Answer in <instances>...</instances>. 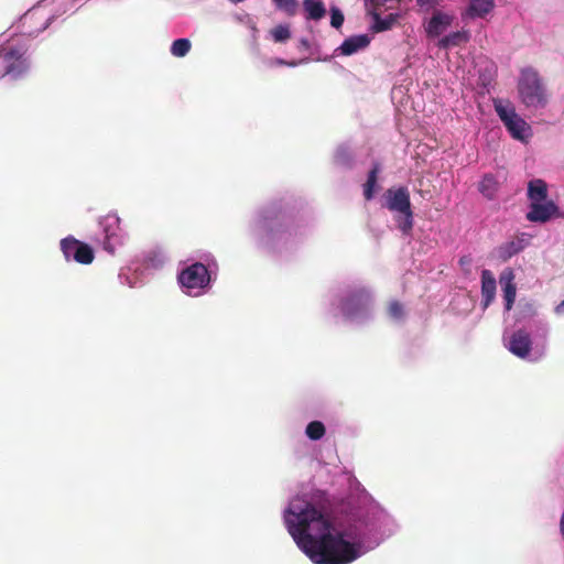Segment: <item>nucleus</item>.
<instances>
[{
  "mask_svg": "<svg viewBox=\"0 0 564 564\" xmlns=\"http://www.w3.org/2000/svg\"><path fill=\"white\" fill-rule=\"evenodd\" d=\"M285 522L297 545L315 564H348L358 557L355 545L334 528L330 519L313 505H292Z\"/></svg>",
  "mask_w": 564,
  "mask_h": 564,
  "instance_id": "nucleus-1",
  "label": "nucleus"
},
{
  "mask_svg": "<svg viewBox=\"0 0 564 564\" xmlns=\"http://www.w3.org/2000/svg\"><path fill=\"white\" fill-rule=\"evenodd\" d=\"M518 93L521 102L528 108L544 107L547 102L542 79L539 73L531 67L521 70Z\"/></svg>",
  "mask_w": 564,
  "mask_h": 564,
  "instance_id": "nucleus-2",
  "label": "nucleus"
},
{
  "mask_svg": "<svg viewBox=\"0 0 564 564\" xmlns=\"http://www.w3.org/2000/svg\"><path fill=\"white\" fill-rule=\"evenodd\" d=\"M386 207L401 216L397 218L399 229L408 235L413 228V212L411 208L410 193L404 186L389 188L384 194Z\"/></svg>",
  "mask_w": 564,
  "mask_h": 564,
  "instance_id": "nucleus-3",
  "label": "nucleus"
},
{
  "mask_svg": "<svg viewBox=\"0 0 564 564\" xmlns=\"http://www.w3.org/2000/svg\"><path fill=\"white\" fill-rule=\"evenodd\" d=\"M3 75L11 80L25 78L31 69L29 47L24 44L11 45L2 55Z\"/></svg>",
  "mask_w": 564,
  "mask_h": 564,
  "instance_id": "nucleus-4",
  "label": "nucleus"
},
{
  "mask_svg": "<svg viewBox=\"0 0 564 564\" xmlns=\"http://www.w3.org/2000/svg\"><path fill=\"white\" fill-rule=\"evenodd\" d=\"M494 106L512 138L523 141L531 134L530 126L516 112L514 107L508 100L495 99Z\"/></svg>",
  "mask_w": 564,
  "mask_h": 564,
  "instance_id": "nucleus-5",
  "label": "nucleus"
},
{
  "mask_svg": "<svg viewBox=\"0 0 564 564\" xmlns=\"http://www.w3.org/2000/svg\"><path fill=\"white\" fill-rule=\"evenodd\" d=\"M177 279L180 284L187 289L188 293L194 289H204L210 282L208 269L200 262L193 263L183 269Z\"/></svg>",
  "mask_w": 564,
  "mask_h": 564,
  "instance_id": "nucleus-6",
  "label": "nucleus"
},
{
  "mask_svg": "<svg viewBox=\"0 0 564 564\" xmlns=\"http://www.w3.org/2000/svg\"><path fill=\"white\" fill-rule=\"evenodd\" d=\"M61 250L67 261L74 260L80 264H90L95 253L93 248L69 236L61 240Z\"/></svg>",
  "mask_w": 564,
  "mask_h": 564,
  "instance_id": "nucleus-7",
  "label": "nucleus"
},
{
  "mask_svg": "<svg viewBox=\"0 0 564 564\" xmlns=\"http://www.w3.org/2000/svg\"><path fill=\"white\" fill-rule=\"evenodd\" d=\"M370 303V294L365 289L350 292L340 304V310L346 317H355L367 311Z\"/></svg>",
  "mask_w": 564,
  "mask_h": 564,
  "instance_id": "nucleus-8",
  "label": "nucleus"
},
{
  "mask_svg": "<svg viewBox=\"0 0 564 564\" xmlns=\"http://www.w3.org/2000/svg\"><path fill=\"white\" fill-rule=\"evenodd\" d=\"M558 207L552 200H544L530 204V212L527 219L532 223H546L557 216Z\"/></svg>",
  "mask_w": 564,
  "mask_h": 564,
  "instance_id": "nucleus-9",
  "label": "nucleus"
},
{
  "mask_svg": "<svg viewBox=\"0 0 564 564\" xmlns=\"http://www.w3.org/2000/svg\"><path fill=\"white\" fill-rule=\"evenodd\" d=\"M530 334L523 329L514 332L509 340V350L519 358H525L531 351Z\"/></svg>",
  "mask_w": 564,
  "mask_h": 564,
  "instance_id": "nucleus-10",
  "label": "nucleus"
},
{
  "mask_svg": "<svg viewBox=\"0 0 564 564\" xmlns=\"http://www.w3.org/2000/svg\"><path fill=\"white\" fill-rule=\"evenodd\" d=\"M513 280L514 274L511 269H507L500 274V284L502 285L506 311H510L516 301L517 286Z\"/></svg>",
  "mask_w": 564,
  "mask_h": 564,
  "instance_id": "nucleus-11",
  "label": "nucleus"
},
{
  "mask_svg": "<svg viewBox=\"0 0 564 564\" xmlns=\"http://www.w3.org/2000/svg\"><path fill=\"white\" fill-rule=\"evenodd\" d=\"M120 224V219L115 215H108L105 217L102 221L104 231H105V241H104V249L107 250L109 253L113 254L116 251V243L119 242L117 239V232L113 227L118 228Z\"/></svg>",
  "mask_w": 564,
  "mask_h": 564,
  "instance_id": "nucleus-12",
  "label": "nucleus"
},
{
  "mask_svg": "<svg viewBox=\"0 0 564 564\" xmlns=\"http://www.w3.org/2000/svg\"><path fill=\"white\" fill-rule=\"evenodd\" d=\"M496 279L490 270H482L481 272V304L487 308L496 296Z\"/></svg>",
  "mask_w": 564,
  "mask_h": 564,
  "instance_id": "nucleus-13",
  "label": "nucleus"
},
{
  "mask_svg": "<svg viewBox=\"0 0 564 564\" xmlns=\"http://www.w3.org/2000/svg\"><path fill=\"white\" fill-rule=\"evenodd\" d=\"M370 43V39L367 34L354 35L346 39L338 47L341 55H352L359 50L366 48Z\"/></svg>",
  "mask_w": 564,
  "mask_h": 564,
  "instance_id": "nucleus-14",
  "label": "nucleus"
},
{
  "mask_svg": "<svg viewBox=\"0 0 564 564\" xmlns=\"http://www.w3.org/2000/svg\"><path fill=\"white\" fill-rule=\"evenodd\" d=\"M528 238H525V235H522V237H518L513 240H510L503 245H501L498 248V257L502 261L509 260L514 254L519 253L524 249V247L528 245Z\"/></svg>",
  "mask_w": 564,
  "mask_h": 564,
  "instance_id": "nucleus-15",
  "label": "nucleus"
},
{
  "mask_svg": "<svg viewBox=\"0 0 564 564\" xmlns=\"http://www.w3.org/2000/svg\"><path fill=\"white\" fill-rule=\"evenodd\" d=\"M528 197L531 204L547 200L546 183L540 178L530 181L528 184Z\"/></svg>",
  "mask_w": 564,
  "mask_h": 564,
  "instance_id": "nucleus-16",
  "label": "nucleus"
},
{
  "mask_svg": "<svg viewBox=\"0 0 564 564\" xmlns=\"http://www.w3.org/2000/svg\"><path fill=\"white\" fill-rule=\"evenodd\" d=\"M378 8H373V10L369 11L373 20L372 30L375 32H383L390 30L395 22L398 21L399 15L394 13L388 14L386 18H381L380 13L377 11Z\"/></svg>",
  "mask_w": 564,
  "mask_h": 564,
  "instance_id": "nucleus-17",
  "label": "nucleus"
},
{
  "mask_svg": "<svg viewBox=\"0 0 564 564\" xmlns=\"http://www.w3.org/2000/svg\"><path fill=\"white\" fill-rule=\"evenodd\" d=\"M303 9L307 20L318 21L326 14V8L322 0H303Z\"/></svg>",
  "mask_w": 564,
  "mask_h": 564,
  "instance_id": "nucleus-18",
  "label": "nucleus"
},
{
  "mask_svg": "<svg viewBox=\"0 0 564 564\" xmlns=\"http://www.w3.org/2000/svg\"><path fill=\"white\" fill-rule=\"evenodd\" d=\"M381 171L380 163L375 162L372 169L368 173L366 183L364 184V197L366 200H371L377 189L378 175Z\"/></svg>",
  "mask_w": 564,
  "mask_h": 564,
  "instance_id": "nucleus-19",
  "label": "nucleus"
},
{
  "mask_svg": "<svg viewBox=\"0 0 564 564\" xmlns=\"http://www.w3.org/2000/svg\"><path fill=\"white\" fill-rule=\"evenodd\" d=\"M451 24V17L442 12H435L427 25V33L432 36H438L443 30Z\"/></svg>",
  "mask_w": 564,
  "mask_h": 564,
  "instance_id": "nucleus-20",
  "label": "nucleus"
},
{
  "mask_svg": "<svg viewBox=\"0 0 564 564\" xmlns=\"http://www.w3.org/2000/svg\"><path fill=\"white\" fill-rule=\"evenodd\" d=\"M494 7V0H470L467 12L470 17L484 18Z\"/></svg>",
  "mask_w": 564,
  "mask_h": 564,
  "instance_id": "nucleus-21",
  "label": "nucleus"
},
{
  "mask_svg": "<svg viewBox=\"0 0 564 564\" xmlns=\"http://www.w3.org/2000/svg\"><path fill=\"white\" fill-rule=\"evenodd\" d=\"M498 187V181L492 174H485L478 185L479 192L488 199H492L495 197Z\"/></svg>",
  "mask_w": 564,
  "mask_h": 564,
  "instance_id": "nucleus-22",
  "label": "nucleus"
},
{
  "mask_svg": "<svg viewBox=\"0 0 564 564\" xmlns=\"http://www.w3.org/2000/svg\"><path fill=\"white\" fill-rule=\"evenodd\" d=\"M191 42L187 39H177L172 43L171 53L176 57H184L191 50Z\"/></svg>",
  "mask_w": 564,
  "mask_h": 564,
  "instance_id": "nucleus-23",
  "label": "nucleus"
},
{
  "mask_svg": "<svg viewBox=\"0 0 564 564\" xmlns=\"http://www.w3.org/2000/svg\"><path fill=\"white\" fill-rule=\"evenodd\" d=\"M306 435L313 441H318L325 435V426L319 421H313L306 426Z\"/></svg>",
  "mask_w": 564,
  "mask_h": 564,
  "instance_id": "nucleus-24",
  "label": "nucleus"
},
{
  "mask_svg": "<svg viewBox=\"0 0 564 564\" xmlns=\"http://www.w3.org/2000/svg\"><path fill=\"white\" fill-rule=\"evenodd\" d=\"M388 315L395 321H401L405 316L403 304L399 301H391L387 307Z\"/></svg>",
  "mask_w": 564,
  "mask_h": 564,
  "instance_id": "nucleus-25",
  "label": "nucleus"
},
{
  "mask_svg": "<svg viewBox=\"0 0 564 564\" xmlns=\"http://www.w3.org/2000/svg\"><path fill=\"white\" fill-rule=\"evenodd\" d=\"M276 8L283 10L288 15H294L297 10L296 0H273Z\"/></svg>",
  "mask_w": 564,
  "mask_h": 564,
  "instance_id": "nucleus-26",
  "label": "nucleus"
},
{
  "mask_svg": "<svg viewBox=\"0 0 564 564\" xmlns=\"http://www.w3.org/2000/svg\"><path fill=\"white\" fill-rule=\"evenodd\" d=\"M272 36L275 42H284L291 37V32L286 25H278L272 30Z\"/></svg>",
  "mask_w": 564,
  "mask_h": 564,
  "instance_id": "nucleus-27",
  "label": "nucleus"
},
{
  "mask_svg": "<svg viewBox=\"0 0 564 564\" xmlns=\"http://www.w3.org/2000/svg\"><path fill=\"white\" fill-rule=\"evenodd\" d=\"M344 20L345 18L343 12L338 8L333 7L330 9V25L335 29H339L343 25Z\"/></svg>",
  "mask_w": 564,
  "mask_h": 564,
  "instance_id": "nucleus-28",
  "label": "nucleus"
},
{
  "mask_svg": "<svg viewBox=\"0 0 564 564\" xmlns=\"http://www.w3.org/2000/svg\"><path fill=\"white\" fill-rule=\"evenodd\" d=\"M463 35L459 32L452 33L445 37H443L440 42L441 46L447 47L449 45H458Z\"/></svg>",
  "mask_w": 564,
  "mask_h": 564,
  "instance_id": "nucleus-29",
  "label": "nucleus"
},
{
  "mask_svg": "<svg viewBox=\"0 0 564 564\" xmlns=\"http://www.w3.org/2000/svg\"><path fill=\"white\" fill-rule=\"evenodd\" d=\"M440 2L441 0H416V4L426 11L434 9Z\"/></svg>",
  "mask_w": 564,
  "mask_h": 564,
  "instance_id": "nucleus-30",
  "label": "nucleus"
},
{
  "mask_svg": "<svg viewBox=\"0 0 564 564\" xmlns=\"http://www.w3.org/2000/svg\"><path fill=\"white\" fill-rule=\"evenodd\" d=\"M556 314H564V300L555 307Z\"/></svg>",
  "mask_w": 564,
  "mask_h": 564,
  "instance_id": "nucleus-31",
  "label": "nucleus"
},
{
  "mask_svg": "<svg viewBox=\"0 0 564 564\" xmlns=\"http://www.w3.org/2000/svg\"><path fill=\"white\" fill-rule=\"evenodd\" d=\"M525 310L529 315H533L535 313L532 304H527Z\"/></svg>",
  "mask_w": 564,
  "mask_h": 564,
  "instance_id": "nucleus-32",
  "label": "nucleus"
},
{
  "mask_svg": "<svg viewBox=\"0 0 564 564\" xmlns=\"http://www.w3.org/2000/svg\"><path fill=\"white\" fill-rule=\"evenodd\" d=\"M560 529H561L562 535L564 536V510H563L561 521H560Z\"/></svg>",
  "mask_w": 564,
  "mask_h": 564,
  "instance_id": "nucleus-33",
  "label": "nucleus"
},
{
  "mask_svg": "<svg viewBox=\"0 0 564 564\" xmlns=\"http://www.w3.org/2000/svg\"><path fill=\"white\" fill-rule=\"evenodd\" d=\"M275 64H278V65H285L286 62H284L283 59H276Z\"/></svg>",
  "mask_w": 564,
  "mask_h": 564,
  "instance_id": "nucleus-34",
  "label": "nucleus"
}]
</instances>
